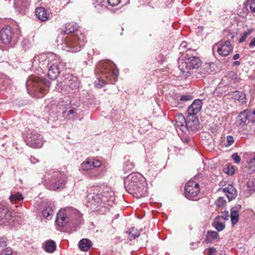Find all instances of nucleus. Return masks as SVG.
Returning a JSON list of instances; mask_svg holds the SVG:
<instances>
[{"label": "nucleus", "mask_w": 255, "mask_h": 255, "mask_svg": "<svg viewBox=\"0 0 255 255\" xmlns=\"http://www.w3.org/2000/svg\"><path fill=\"white\" fill-rule=\"evenodd\" d=\"M78 25L74 22L66 23L65 29L62 30L61 34L64 35L73 33L63 38L61 43V48L66 51L72 53L80 51L84 46L85 36L81 32L78 31Z\"/></svg>", "instance_id": "1"}, {"label": "nucleus", "mask_w": 255, "mask_h": 255, "mask_svg": "<svg viewBox=\"0 0 255 255\" xmlns=\"http://www.w3.org/2000/svg\"><path fill=\"white\" fill-rule=\"evenodd\" d=\"M115 199L114 191L108 188L102 190L100 187L96 186L87 191V206L94 210L99 207L108 208L112 206Z\"/></svg>", "instance_id": "2"}, {"label": "nucleus", "mask_w": 255, "mask_h": 255, "mask_svg": "<svg viewBox=\"0 0 255 255\" xmlns=\"http://www.w3.org/2000/svg\"><path fill=\"white\" fill-rule=\"evenodd\" d=\"M96 72L102 74V77L97 78L94 82L95 87L102 88L104 84L117 81L119 76V71L116 65L110 60L102 61L96 66Z\"/></svg>", "instance_id": "3"}, {"label": "nucleus", "mask_w": 255, "mask_h": 255, "mask_svg": "<svg viewBox=\"0 0 255 255\" xmlns=\"http://www.w3.org/2000/svg\"><path fill=\"white\" fill-rule=\"evenodd\" d=\"M82 222V215L72 207L62 208L56 215L55 224L59 227L67 226L76 228Z\"/></svg>", "instance_id": "4"}, {"label": "nucleus", "mask_w": 255, "mask_h": 255, "mask_svg": "<svg viewBox=\"0 0 255 255\" xmlns=\"http://www.w3.org/2000/svg\"><path fill=\"white\" fill-rule=\"evenodd\" d=\"M127 191L136 198L144 196L147 191L143 176L139 173H132L128 176L124 182Z\"/></svg>", "instance_id": "5"}, {"label": "nucleus", "mask_w": 255, "mask_h": 255, "mask_svg": "<svg viewBox=\"0 0 255 255\" xmlns=\"http://www.w3.org/2000/svg\"><path fill=\"white\" fill-rule=\"evenodd\" d=\"M28 93L36 98H41L48 91L50 82L45 78L40 79L34 76H30L26 83Z\"/></svg>", "instance_id": "6"}, {"label": "nucleus", "mask_w": 255, "mask_h": 255, "mask_svg": "<svg viewBox=\"0 0 255 255\" xmlns=\"http://www.w3.org/2000/svg\"><path fill=\"white\" fill-rule=\"evenodd\" d=\"M178 62L180 76L185 79L190 76L192 70L198 68L201 64V61L199 57L189 56V53H186L182 58L179 57Z\"/></svg>", "instance_id": "7"}, {"label": "nucleus", "mask_w": 255, "mask_h": 255, "mask_svg": "<svg viewBox=\"0 0 255 255\" xmlns=\"http://www.w3.org/2000/svg\"><path fill=\"white\" fill-rule=\"evenodd\" d=\"M80 86V81L77 77L70 74L63 75L56 89L63 94H67L78 90Z\"/></svg>", "instance_id": "8"}, {"label": "nucleus", "mask_w": 255, "mask_h": 255, "mask_svg": "<svg viewBox=\"0 0 255 255\" xmlns=\"http://www.w3.org/2000/svg\"><path fill=\"white\" fill-rule=\"evenodd\" d=\"M46 178L48 179L47 187L51 190L56 191L64 188L66 184V176L59 171L49 172Z\"/></svg>", "instance_id": "9"}, {"label": "nucleus", "mask_w": 255, "mask_h": 255, "mask_svg": "<svg viewBox=\"0 0 255 255\" xmlns=\"http://www.w3.org/2000/svg\"><path fill=\"white\" fill-rule=\"evenodd\" d=\"M57 55L50 53L48 54H40L34 57L32 60V66L33 68L37 70H45L58 57Z\"/></svg>", "instance_id": "10"}, {"label": "nucleus", "mask_w": 255, "mask_h": 255, "mask_svg": "<svg viewBox=\"0 0 255 255\" xmlns=\"http://www.w3.org/2000/svg\"><path fill=\"white\" fill-rule=\"evenodd\" d=\"M19 36L20 30L14 29L9 26L2 27L0 31V39L5 45L15 42Z\"/></svg>", "instance_id": "11"}, {"label": "nucleus", "mask_w": 255, "mask_h": 255, "mask_svg": "<svg viewBox=\"0 0 255 255\" xmlns=\"http://www.w3.org/2000/svg\"><path fill=\"white\" fill-rule=\"evenodd\" d=\"M25 142L29 146L39 148L43 145L42 136L35 130L28 129L23 134Z\"/></svg>", "instance_id": "12"}, {"label": "nucleus", "mask_w": 255, "mask_h": 255, "mask_svg": "<svg viewBox=\"0 0 255 255\" xmlns=\"http://www.w3.org/2000/svg\"><path fill=\"white\" fill-rule=\"evenodd\" d=\"M15 213L9 209L7 205L0 204V224L13 226L15 222Z\"/></svg>", "instance_id": "13"}, {"label": "nucleus", "mask_w": 255, "mask_h": 255, "mask_svg": "<svg viewBox=\"0 0 255 255\" xmlns=\"http://www.w3.org/2000/svg\"><path fill=\"white\" fill-rule=\"evenodd\" d=\"M200 191L199 184L194 181L189 180L185 186L184 195L189 200H196Z\"/></svg>", "instance_id": "14"}, {"label": "nucleus", "mask_w": 255, "mask_h": 255, "mask_svg": "<svg viewBox=\"0 0 255 255\" xmlns=\"http://www.w3.org/2000/svg\"><path fill=\"white\" fill-rule=\"evenodd\" d=\"M101 164V162L99 160L88 158L81 164V168L84 171H91L92 174L90 176L94 178L98 175L96 168L100 167Z\"/></svg>", "instance_id": "15"}, {"label": "nucleus", "mask_w": 255, "mask_h": 255, "mask_svg": "<svg viewBox=\"0 0 255 255\" xmlns=\"http://www.w3.org/2000/svg\"><path fill=\"white\" fill-rule=\"evenodd\" d=\"M233 47L228 40H220L212 47L213 53L216 50L218 54L223 57L227 56L233 51Z\"/></svg>", "instance_id": "16"}, {"label": "nucleus", "mask_w": 255, "mask_h": 255, "mask_svg": "<svg viewBox=\"0 0 255 255\" xmlns=\"http://www.w3.org/2000/svg\"><path fill=\"white\" fill-rule=\"evenodd\" d=\"M63 108V116L68 120H73L77 117L78 106L75 104L73 101L69 103H63L61 105Z\"/></svg>", "instance_id": "17"}, {"label": "nucleus", "mask_w": 255, "mask_h": 255, "mask_svg": "<svg viewBox=\"0 0 255 255\" xmlns=\"http://www.w3.org/2000/svg\"><path fill=\"white\" fill-rule=\"evenodd\" d=\"M60 59L59 57L58 56L54 60V62L51 63V64L46 68L48 69L47 74L50 79L55 80L57 78L60 72Z\"/></svg>", "instance_id": "18"}, {"label": "nucleus", "mask_w": 255, "mask_h": 255, "mask_svg": "<svg viewBox=\"0 0 255 255\" xmlns=\"http://www.w3.org/2000/svg\"><path fill=\"white\" fill-rule=\"evenodd\" d=\"M225 187L220 188L219 191H222L227 196L229 201L235 199L237 196V191L233 183H227Z\"/></svg>", "instance_id": "19"}, {"label": "nucleus", "mask_w": 255, "mask_h": 255, "mask_svg": "<svg viewBox=\"0 0 255 255\" xmlns=\"http://www.w3.org/2000/svg\"><path fill=\"white\" fill-rule=\"evenodd\" d=\"M30 2V0H14V6L19 13L24 14Z\"/></svg>", "instance_id": "20"}, {"label": "nucleus", "mask_w": 255, "mask_h": 255, "mask_svg": "<svg viewBox=\"0 0 255 255\" xmlns=\"http://www.w3.org/2000/svg\"><path fill=\"white\" fill-rule=\"evenodd\" d=\"M247 191L244 188L241 189L240 194L243 196L249 197L252 192L255 191V179H249L247 183Z\"/></svg>", "instance_id": "21"}, {"label": "nucleus", "mask_w": 255, "mask_h": 255, "mask_svg": "<svg viewBox=\"0 0 255 255\" xmlns=\"http://www.w3.org/2000/svg\"><path fill=\"white\" fill-rule=\"evenodd\" d=\"M202 101L200 99L195 100L187 109V113L193 115L197 114L201 110Z\"/></svg>", "instance_id": "22"}, {"label": "nucleus", "mask_w": 255, "mask_h": 255, "mask_svg": "<svg viewBox=\"0 0 255 255\" xmlns=\"http://www.w3.org/2000/svg\"><path fill=\"white\" fill-rule=\"evenodd\" d=\"M242 206L237 205L231 209V220L233 226L236 225L239 221V212L241 211Z\"/></svg>", "instance_id": "23"}, {"label": "nucleus", "mask_w": 255, "mask_h": 255, "mask_svg": "<svg viewBox=\"0 0 255 255\" xmlns=\"http://www.w3.org/2000/svg\"><path fill=\"white\" fill-rule=\"evenodd\" d=\"M175 126L179 127V129L182 131L186 129V119L182 114L176 115L175 117Z\"/></svg>", "instance_id": "24"}, {"label": "nucleus", "mask_w": 255, "mask_h": 255, "mask_svg": "<svg viewBox=\"0 0 255 255\" xmlns=\"http://www.w3.org/2000/svg\"><path fill=\"white\" fill-rule=\"evenodd\" d=\"M247 122L249 123L248 110H245L241 112L237 117V122L240 126H244L247 124Z\"/></svg>", "instance_id": "25"}, {"label": "nucleus", "mask_w": 255, "mask_h": 255, "mask_svg": "<svg viewBox=\"0 0 255 255\" xmlns=\"http://www.w3.org/2000/svg\"><path fill=\"white\" fill-rule=\"evenodd\" d=\"M232 99L238 101L242 104H244L247 103L246 96L244 92L235 91L232 92L230 94Z\"/></svg>", "instance_id": "26"}, {"label": "nucleus", "mask_w": 255, "mask_h": 255, "mask_svg": "<svg viewBox=\"0 0 255 255\" xmlns=\"http://www.w3.org/2000/svg\"><path fill=\"white\" fill-rule=\"evenodd\" d=\"M92 242L90 240L84 238L79 242L78 247L81 251L87 252L92 247Z\"/></svg>", "instance_id": "27"}, {"label": "nucleus", "mask_w": 255, "mask_h": 255, "mask_svg": "<svg viewBox=\"0 0 255 255\" xmlns=\"http://www.w3.org/2000/svg\"><path fill=\"white\" fill-rule=\"evenodd\" d=\"M35 14L37 18L42 21H46L48 19V14L43 7H37L35 9Z\"/></svg>", "instance_id": "28"}, {"label": "nucleus", "mask_w": 255, "mask_h": 255, "mask_svg": "<svg viewBox=\"0 0 255 255\" xmlns=\"http://www.w3.org/2000/svg\"><path fill=\"white\" fill-rule=\"evenodd\" d=\"M220 236L218 232L213 231H208L207 232L205 241L207 243H212L214 241H218Z\"/></svg>", "instance_id": "29"}, {"label": "nucleus", "mask_w": 255, "mask_h": 255, "mask_svg": "<svg viewBox=\"0 0 255 255\" xmlns=\"http://www.w3.org/2000/svg\"><path fill=\"white\" fill-rule=\"evenodd\" d=\"M212 226L218 232L223 231L225 228V222L220 220V217H216L212 223Z\"/></svg>", "instance_id": "30"}, {"label": "nucleus", "mask_w": 255, "mask_h": 255, "mask_svg": "<svg viewBox=\"0 0 255 255\" xmlns=\"http://www.w3.org/2000/svg\"><path fill=\"white\" fill-rule=\"evenodd\" d=\"M56 248L55 242L53 240H48L44 242V250L47 253L54 252Z\"/></svg>", "instance_id": "31"}, {"label": "nucleus", "mask_w": 255, "mask_h": 255, "mask_svg": "<svg viewBox=\"0 0 255 255\" xmlns=\"http://www.w3.org/2000/svg\"><path fill=\"white\" fill-rule=\"evenodd\" d=\"M11 80L3 75H0V90H3L10 84Z\"/></svg>", "instance_id": "32"}, {"label": "nucleus", "mask_w": 255, "mask_h": 255, "mask_svg": "<svg viewBox=\"0 0 255 255\" xmlns=\"http://www.w3.org/2000/svg\"><path fill=\"white\" fill-rule=\"evenodd\" d=\"M93 4L98 11L107 7L106 0H93Z\"/></svg>", "instance_id": "33"}, {"label": "nucleus", "mask_w": 255, "mask_h": 255, "mask_svg": "<svg viewBox=\"0 0 255 255\" xmlns=\"http://www.w3.org/2000/svg\"><path fill=\"white\" fill-rule=\"evenodd\" d=\"M186 129L191 131L197 130L199 127V121H197V123H194V121H186Z\"/></svg>", "instance_id": "34"}, {"label": "nucleus", "mask_w": 255, "mask_h": 255, "mask_svg": "<svg viewBox=\"0 0 255 255\" xmlns=\"http://www.w3.org/2000/svg\"><path fill=\"white\" fill-rule=\"evenodd\" d=\"M53 214L54 211L50 206L46 207L42 211L43 216L47 220L51 219Z\"/></svg>", "instance_id": "35"}, {"label": "nucleus", "mask_w": 255, "mask_h": 255, "mask_svg": "<svg viewBox=\"0 0 255 255\" xmlns=\"http://www.w3.org/2000/svg\"><path fill=\"white\" fill-rule=\"evenodd\" d=\"M9 199L11 202L16 203L17 202L22 201L23 200V196L21 193H16L11 194Z\"/></svg>", "instance_id": "36"}, {"label": "nucleus", "mask_w": 255, "mask_h": 255, "mask_svg": "<svg viewBox=\"0 0 255 255\" xmlns=\"http://www.w3.org/2000/svg\"><path fill=\"white\" fill-rule=\"evenodd\" d=\"M254 31V29L253 28H248L246 31H245L241 35V37L239 39V43H243L246 41V39Z\"/></svg>", "instance_id": "37"}, {"label": "nucleus", "mask_w": 255, "mask_h": 255, "mask_svg": "<svg viewBox=\"0 0 255 255\" xmlns=\"http://www.w3.org/2000/svg\"><path fill=\"white\" fill-rule=\"evenodd\" d=\"M247 162L249 170L251 172H255V155H251Z\"/></svg>", "instance_id": "38"}, {"label": "nucleus", "mask_w": 255, "mask_h": 255, "mask_svg": "<svg viewBox=\"0 0 255 255\" xmlns=\"http://www.w3.org/2000/svg\"><path fill=\"white\" fill-rule=\"evenodd\" d=\"M127 233L129 235V238L130 240H134L138 237L140 235L139 231L133 227L130 228L128 231H127Z\"/></svg>", "instance_id": "39"}, {"label": "nucleus", "mask_w": 255, "mask_h": 255, "mask_svg": "<svg viewBox=\"0 0 255 255\" xmlns=\"http://www.w3.org/2000/svg\"><path fill=\"white\" fill-rule=\"evenodd\" d=\"M134 166L133 162L129 159L126 160L124 163L123 169L125 172H128L131 171Z\"/></svg>", "instance_id": "40"}, {"label": "nucleus", "mask_w": 255, "mask_h": 255, "mask_svg": "<svg viewBox=\"0 0 255 255\" xmlns=\"http://www.w3.org/2000/svg\"><path fill=\"white\" fill-rule=\"evenodd\" d=\"M187 42L185 41H182L181 43L180 44L179 46V50L181 51L180 52V53H184V56L185 55L186 53H189L190 51V50L189 48H188L185 51L184 50L187 48Z\"/></svg>", "instance_id": "41"}, {"label": "nucleus", "mask_w": 255, "mask_h": 255, "mask_svg": "<svg viewBox=\"0 0 255 255\" xmlns=\"http://www.w3.org/2000/svg\"><path fill=\"white\" fill-rule=\"evenodd\" d=\"M217 217H220V220L223 219L224 221L228 220L229 219V212L227 211H224L221 213V215Z\"/></svg>", "instance_id": "42"}, {"label": "nucleus", "mask_w": 255, "mask_h": 255, "mask_svg": "<svg viewBox=\"0 0 255 255\" xmlns=\"http://www.w3.org/2000/svg\"><path fill=\"white\" fill-rule=\"evenodd\" d=\"M226 203V201L223 197H219L215 201V204L218 207H222Z\"/></svg>", "instance_id": "43"}, {"label": "nucleus", "mask_w": 255, "mask_h": 255, "mask_svg": "<svg viewBox=\"0 0 255 255\" xmlns=\"http://www.w3.org/2000/svg\"><path fill=\"white\" fill-rule=\"evenodd\" d=\"M248 114L249 117V122L254 123L255 122V109L253 111L248 110Z\"/></svg>", "instance_id": "44"}, {"label": "nucleus", "mask_w": 255, "mask_h": 255, "mask_svg": "<svg viewBox=\"0 0 255 255\" xmlns=\"http://www.w3.org/2000/svg\"><path fill=\"white\" fill-rule=\"evenodd\" d=\"M249 8L252 12H255V0H248Z\"/></svg>", "instance_id": "45"}, {"label": "nucleus", "mask_w": 255, "mask_h": 255, "mask_svg": "<svg viewBox=\"0 0 255 255\" xmlns=\"http://www.w3.org/2000/svg\"><path fill=\"white\" fill-rule=\"evenodd\" d=\"M197 114L193 115L191 114H188V116L187 117L186 121H194V123H197V121H198V119L196 116Z\"/></svg>", "instance_id": "46"}, {"label": "nucleus", "mask_w": 255, "mask_h": 255, "mask_svg": "<svg viewBox=\"0 0 255 255\" xmlns=\"http://www.w3.org/2000/svg\"><path fill=\"white\" fill-rule=\"evenodd\" d=\"M107 1V5H110L112 6H115L118 5L121 0H106Z\"/></svg>", "instance_id": "47"}, {"label": "nucleus", "mask_w": 255, "mask_h": 255, "mask_svg": "<svg viewBox=\"0 0 255 255\" xmlns=\"http://www.w3.org/2000/svg\"><path fill=\"white\" fill-rule=\"evenodd\" d=\"M232 158L234 160L235 163H240L241 162V158L240 156L237 153H234L232 155Z\"/></svg>", "instance_id": "48"}, {"label": "nucleus", "mask_w": 255, "mask_h": 255, "mask_svg": "<svg viewBox=\"0 0 255 255\" xmlns=\"http://www.w3.org/2000/svg\"><path fill=\"white\" fill-rule=\"evenodd\" d=\"M234 142V137L231 135H228L227 137L226 146H231Z\"/></svg>", "instance_id": "49"}, {"label": "nucleus", "mask_w": 255, "mask_h": 255, "mask_svg": "<svg viewBox=\"0 0 255 255\" xmlns=\"http://www.w3.org/2000/svg\"><path fill=\"white\" fill-rule=\"evenodd\" d=\"M0 255H13L12 251L10 248H6L1 252Z\"/></svg>", "instance_id": "50"}, {"label": "nucleus", "mask_w": 255, "mask_h": 255, "mask_svg": "<svg viewBox=\"0 0 255 255\" xmlns=\"http://www.w3.org/2000/svg\"><path fill=\"white\" fill-rule=\"evenodd\" d=\"M192 97L190 95H182L181 96L180 98V100L181 101H189L191 100H192Z\"/></svg>", "instance_id": "51"}, {"label": "nucleus", "mask_w": 255, "mask_h": 255, "mask_svg": "<svg viewBox=\"0 0 255 255\" xmlns=\"http://www.w3.org/2000/svg\"><path fill=\"white\" fill-rule=\"evenodd\" d=\"M228 174L233 175L234 173V168L233 166H228L226 171Z\"/></svg>", "instance_id": "52"}, {"label": "nucleus", "mask_w": 255, "mask_h": 255, "mask_svg": "<svg viewBox=\"0 0 255 255\" xmlns=\"http://www.w3.org/2000/svg\"><path fill=\"white\" fill-rule=\"evenodd\" d=\"M216 252V250L215 248H214L213 247L210 248L208 249V255H215Z\"/></svg>", "instance_id": "53"}, {"label": "nucleus", "mask_w": 255, "mask_h": 255, "mask_svg": "<svg viewBox=\"0 0 255 255\" xmlns=\"http://www.w3.org/2000/svg\"><path fill=\"white\" fill-rule=\"evenodd\" d=\"M29 160L32 164H35L38 162V160L33 156H31L29 158Z\"/></svg>", "instance_id": "54"}, {"label": "nucleus", "mask_w": 255, "mask_h": 255, "mask_svg": "<svg viewBox=\"0 0 255 255\" xmlns=\"http://www.w3.org/2000/svg\"><path fill=\"white\" fill-rule=\"evenodd\" d=\"M249 45L252 48L255 47V37L251 40Z\"/></svg>", "instance_id": "55"}, {"label": "nucleus", "mask_w": 255, "mask_h": 255, "mask_svg": "<svg viewBox=\"0 0 255 255\" xmlns=\"http://www.w3.org/2000/svg\"><path fill=\"white\" fill-rule=\"evenodd\" d=\"M6 246V242L1 239H0V247H4Z\"/></svg>", "instance_id": "56"}, {"label": "nucleus", "mask_w": 255, "mask_h": 255, "mask_svg": "<svg viewBox=\"0 0 255 255\" xmlns=\"http://www.w3.org/2000/svg\"><path fill=\"white\" fill-rule=\"evenodd\" d=\"M239 57H240V55L239 54H236L235 55H234L233 56V58L234 60H237V59H239Z\"/></svg>", "instance_id": "57"}, {"label": "nucleus", "mask_w": 255, "mask_h": 255, "mask_svg": "<svg viewBox=\"0 0 255 255\" xmlns=\"http://www.w3.org/2000/svg\"><path fill=\"white\" fill-rule=\"evenodd\" d=\"M240 64V62L238 61H236L233 63V65L235 66H238Z\"/></svg>", "instance_id": "58"}, {"label": "nucleus", "mask_w": 255, "mask_h": 255, "mask_svg": "<svg viewBox=\"0 0 255 255\" xmlns=\"http://www.w3.org/2000/svg\"><path fill=\"white\" fill-rule=\"evenodd\" d=\"M188 141H189V139L188 138H185V141H185V142H188Z\"/></svg>", "instance_id": "59"}]
</instances>
